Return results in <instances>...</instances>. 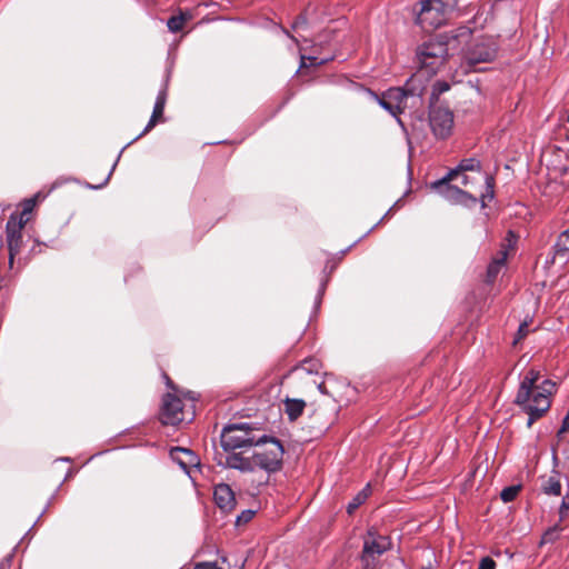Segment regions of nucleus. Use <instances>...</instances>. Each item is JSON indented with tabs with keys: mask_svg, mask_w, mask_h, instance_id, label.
<instances>
[{
	"mask_svg": "<svg viewBox=\"0 0 569 569\" xmlns=\"http://www.w3.org/2000/svg\"><path fill=\"white\" fill-rule=\"evenodd\" d=\"M170 456L186 471L198 465V457L190 449L174 447L170 450Z\"/></svg>",
	"mask_w": 569,
	"mask_h": 569,
	"instance_id": "obj_15",
	"label": "nucleus"
},
{
	"mask_svg": "<svg viewBox=\"0 0 569 569\" xmlns=\"http://www.w3.org/2000/svg\"><path fill=\"white\" fill-rule=\"evenodd\" d=\"M306 408V402L302 399L286 398L283 400V411L290 421H296Z\"/></svg>",
	"mask_w": 569,
	"mask_h": 569,
	"instance_id": "obj_17",
	"label": "nucleus"
},
{
	"mask_svg": "<svg viewBox=\"0 0 569 569\" xmlns=\"http://www.w3.org/2000/svg\"><path fill=\"white\" fill-rule=\"evenodd\" d=\"M465 33H470V29L468 28H462V32L460 34H465Z\"/></svg>",
	"mask_w": 569,
	"mask_h": 569,
	"instance_id": "obj_43",
	"label": "nucleus"
},
{
	"mask_svg": "<svg viewBox=\"0 0 569 569\" xmlns=\"http://www.w3.org/2000/svg\"><path fill=\"white\" fill-rule=\"evenodd\" d=\"M371 487L368 483L362 490H360L353 499L347 506L348 515H352L370 496Z\"/></svg>",
	"mask_w": 569,
	"mask_h": 569,
	"instance_id": "obj_20",
	"label": "nucleus"
},
{
	"mask_svg": "<svg viewBox=\"0 0 569 569\" xmlns=\"http://www.w3.org/2000/svg\"><path fill=\"white\" fill-rule=\"evenodd\" d=\"M416 22L426 31L440 27L449 11L457 6V0H423L419 2Z\"/></svg>",
	"mask_w": 569,
	"mask_h": 569,
	"instance_id": "obj_4",
	"label": "nucleus"
},
{
	"mask_svg": "<svg viewBox=\"0 0 569 569\" xmlns=\"http://www.w3.org/2000/svg\"><path fill=\"white\" fill-rule=\"evenodd\" d=\"M166 379H167V386L171 389H174V386H173V382L171 381V379L168 376H166Z\"/></svg>",
	"mask_w": 569,
	"mask_h": 569,
	"instance_id": "obj_41",
	"label": "nucleus"
},
{
	"mask_svg": "<svg viewBox=\"0 0 569 569\" xmlns=\"http://www.w3.org/2000/svg\"><path fill=\"white\" fill-rule=\"evenodd\" d=\"M569 513V495L563 497L560 508H559V517L560 521L563 520Z\"/></svg>",
	"mask_w": 569,
	"mask_h": 569,
	"instance_id": "obj_33",
	"label": "nucleus"
},
{
	"mask_svg": "<svg viewBox=\"0 0 569 569\" xmlns=\"http://www.w3.org/2000/svg\"><path fill=\"white\" fill-rule=\"evenodd\" d=\"M283 453L279 440L264 436V440L253 443L250 449L227 455L223 465L241 472L254 473L250 482L254 489H259L268 483L271 472L281 469Z\"/></svg>",
	"mask_w": 569,
	"mask_h": 569,
	"instance_id": "obj_1",
	"label": "nucleus"
},
{
	"mask_svg": "<svg viewBox=\"0 0 569 569\" xmlns=\"http://www.w3.org/2000/svg\"><path fill=\"white\" fill-rule=\"evenodd\" d=\"M6 238L9 251V267L12 268L14 258L21 252L23 243L21 224H16L13 220L7 221Z\"/></svg>",
	"mask_w": 569,
	"mask_h": 569,
	"instance_id": "obj_13",
	"label": "nucleus"
},
{
	"mask_svg": "<svg viewBox=\"0 0 569 569\" xmlns=\"http://www.w3.org/2000/svg\"><path fill=\"white\" fill-rule=\"evenodd\" d=\"M496 561L490 557H483L480 562L478 569H496Z\"/></svg>",
	"mask_w": 569,
	"mask_h": 569,
	"instance_id": "obj_35",
	"label": "nucleus"
},
{
	"mask_svg": "<svg viewBox=\"0 0 569 569\" xmlns=\"http://www.w3.org/2000/svg\"><path fill=\"white\" fill-rule=\"evenodd\" d=\"M312 382H313L315 385H317V381H316V380H312ZM318 388H319V389H322V388H323V382H319V383H318Z\"/></svg>",
	"mask_w": 569,
	"mask_h": 569,
	"instance_id": "obj_42",
	"label": "nucleus"
},
{
	"mask_svg": "<svg viewBox=\"0 0 569 569\" xmlns=\"http://www.w3.org/2000/svg\"><path fill=\"white\" fill-rule=\"evenodd\" d=\"M562 530L563 528L560 525H555L543 533L540 543L543 545L555 542L559 538V532Z\"/></svg>",
	"mask_w": 569,
	"mask_h": 569,
	"instance_id": "obj_28",
	"label": "nucleus"
},
{
	"mask_svg": "<svg viewBox=\"0 0 569 569\" xmlns=\"http://www.w3.org/2000/svg\"><path fill=\"white\" fill-rule=\"evenodd\" d=\"M254 516L252 510L242 511L237 518V525L249 522Z\"/></svg>",
	"mask_w": 569,
	"mask_h": 569,
	"instance_id": "obj_36",
	"label": "nucleus"
},
{
	"mask_svg": "<svg viewBox=\"0 0 569 569\" xmlns=\"http://www.w3.org/2000/svg\"><path fill=\"white\" fill-rule=\"evenodd\" d=\"M257 430L248 425H230L223 428L220 443L226 452H238L237 450L250 449L253 443L264 440V435L258 436Z\"/></svg>",
	"mask_w": 569,
	"mask_h": 569,
	"instance_id": "obj_3",
	"label": "nucleus"
},
{
	"mask_svg": "<svg viewBox=\"0 0 569 569\" xmlns=\"http://www.w3.org/2000/svg\"><path fill=\"white\" fill-rule=\"evenodd\" d=\"M13 220L17 223H20L21 224V230H23L24 226L28 223L29 221V216H22V211L19 213V216L17 214H11L8 219V221H11Z\"/></svg>",
	"mask_w": 569,
	"mask_h": 569,
	"instance_id": "obj_34",
	"label": "nucleus"
},
{
	"mask_svg": "<svg viewBox=\"0 0 569 569\" xmlns=\"http://www.w3.org/2000/svg\"><path fill=\"white\" fill-rule=\"evenodd\" d=\"M498 46L492 39H483L475 43L467 53V62L470 67L479 63H488L496 59Z\"/></svg>",
	"mask_w": 569,
	"mask_h": 569,
	"instance_id": "obj_11",
	"label": "nucleus"
},
{
	"mask_svg": "<svg viewBox=\"0 0 569 569\" xmlns=\"http://www.w3.org/2000/svg\"><path fill=\"white\" fill-rule=\"evenodd\" d=\"M425 93L421 74L411 77L403 88H390L379 99L380 106L392 116H398L408 107H416Z\"/></svg>",
	"mask_w": 569,
	"mask_h": 569,
	"instance_id": "obj_2",
	"label": "nucleus"
},
{
	"mask_svg": "<svg viewBox=\"0 0 569 569\" xmlns=\"http://www.w3.org/2000/svg\"><path fill=\"white\" fill-rule=\"evenodd\" d=\"M196 569H222V568H220L217 565V562L203 561V562H198L196 565Z\"/></svg>",
	"mask_w": 569,
	"mask_h": 569,
	"instance_id": "obj_38",
	"label": "nucleus"
},
{
	"mask_svg": "<svg viewBox=\"0 0 569 569\" xmlns=\"http://www.w3.org/2000/svg\"><path fill=\"white\" fill-rule=\"evenodd\" d=\"M166 102H167V92H166V90H162L159 92V94L156 99V103L153 107L151 118H150L148 124L146 126L143 132L141 133V136L149 132L153 127H156V124L158 122L163 120V111H164Z\"/></svg>",
	"mask_w": 569,
	"mask_h": 569,
	"instance_id": "obj_16",
	"label": "nucleus"
},
{
	"mask_svg": "<svg viewBox=\"0 0 569 569\" xmlns=\"http://www.w3.org/2000/svg\"><path fill=\"white\" fill-rule=\"evenodd\" d=\"M459 178L461 179V180H460V183H461L462 186H467V184H468V177H467L465 173H461V174L458 177V179H459Z\"/></svg>",
	"mask_w": 569,
	"mask_h": 569,
	"instance_id": "obj_40",
	"label": "nucleus"
},
{
	"mask_svg": "<svg viewBox=\"0 0 569 569\" xmlns=\"http://www.w3.org/2000/svg\"><path fill=\"white\" fill-rule=\"evenodd\" d=\"M37 203V196L24 200L22 204V216H30V213L33 211V208Z\"/></svg>",
	"mask_w": 569,
	"mask_h": 569,
	"instance_id": "obj_32",
	"label": "nucleus"
},
{
	"mask_svg": "<svg viewBox=\"0 0 569 569\" xmlns=\"http://www.w3.org/2000/svg\"><path fill=\"white\" fill-rule=\"evenodd\" d=\"M566 432H569V410H568V413L566 415V417L563 418L561 428L557 432V438L559 440H561L562 435Z\"/></svg>",
	"mask_w": 569,
	"mask_h": 569,
	"instance_id": "obj_37",
	"label": "nucleus"
},
{
	"mask_svg": "<svg viewBox=\"0 0 569 569\" xmlns=\"http://www.w3.org/2000/svg\"><path fill=\"white\" fill-rule=\"evenodd\" d=\"M486 192L480 194L482 207L487 206L486 200H492L495 197V179L491 176L486 177Z\"/></svg>",
	"mask_w": 569,
	"mask_h": 569,
	"instance_id": "obj_26",
	"label": "nucleus"
},
{
	"mask_svg": "<svg viewBox=\"0 0 569 569\" xmlns=\"http://www.w3.org/2000/svg\"><path fill=\"white\" fill-rule=\"evenodd\" d=\"M540 379V372L535 369H530L523 377L520 382L518 392L515 398V403L521 409L531 400V396L538 387V381Z\"/></svg>",
	"mask_w": 569,
	"mask_h": 569,
	"instance_id": "obj_12",
	"label": "nucleus"
},
{
	"mask_svg": "<svg viewBox=\"0 0 569 569\" xmlns=\"http://www.w3.org/2000/svg\"><path fill=\"white\" fill-rule=\"evenodd\" d=\"M307 24V19L303 14H300L297 17V19L295 20L293 24H292V28L295 30H297L298 28L302 27V26H306Z\"/></svg>",
	"mask_w": 569,
	"mask_h": 569,
	"instance_id": "obj_39",
	"label": "nucleus"
},
{
	"mask_svg": "<svg viewBox=\"0 0 569 569\" xmlns=\"http://www.w3.org/2000/svg\"><path fill=\"white\" fill-rule=\"evenodd\" d=\"M332 58H321V59H319L318 57H312V56L305 57V56H302L301 57V67H306V60H308L311 66H318V64H323V63H326L327 61H329Z\"/></svg>",
	"mask_w": 569,
	"mask_h": 569,
	"instance_id": "obj_30",
	"label": "nucleus"
},
{
	"mask_svg": "<svg viewBox=\"0 0 569 569\" xmlns=\"http://www.w3.org/2000/svg\"><path fill=\"white\" fill-rule=\"evenodd\" d=\"M479 169H480V162L473 158H469V159L461 160L459 166L456 169H452L451 171H456L457 178H458L461 173H466L467 171H473V170H479Z\"/></svg>",
	"mask_w": 569,
	"mask_h": 569,
	"instance_id": "obj_23",
	"label": "nucleus"
},
{
	"mask_svg": "<svg viewBox=\"0 0 569 569\" xmlns=\"http://www.w3.org/2000/svg\"><path fill=\"white\" fill-rule=\"evenodd\" d=\"M541 488L546 495H561V483L557 476H551L547 480H545Z\"/></svg>",
	"mask_w": 569,
	"mask_h": 569,
	"instance_id": "obj_21",
	"label": "nucleus"
},
{
	"mask_svg": "<svg viewBox=\"0 0 569 569\" xmlns=\"http://www.w3.org/2000/svg\"><path fill=\"white\" fill-rule=\"evenodd\" d=\"M553 251L555 254H565L569 251V228L559 234Z\"/></svg>",
	"mask_w": 569,
	"mask_h": 569,
	"instance_id": "obj_22",
	"label": "nucleus"
},
{
	"mask_svg": "<svg viewBox=\"0 0 569 569\" xmlns=\"http://www.w3.org/2000/svg\"><path fill=\"white\" fill-rule=\"evenodd\" d=\"M313 371L312 360L305 361L299 367H296L291 373L297 376L299 379L310 378Z\"/></svg>",
	"mask_w": 569,
	"mask_h": 569,
	"instance_id": "obj_25",
	"label": "nucleus"
},
{
	"mask_svg": "<svg viewBox=\"0 0 569 569\" xmlns=\"http://www.w3.org/2000/svg\"><path fill=\"white\" fill-rule=\"evenodd\" d=\"M216 505L223 511L230 512L236 506L234 493L229 485H217L213 492Z\"/></svg>",
	"mask_w": 569,
	"mask_h": 569,
	"instance_id": "obj_14",
	"label": "nucleus"
},
{
	"mask_svg": "<svg viewBox=\"0 0 569 569\" xmlns=\"http://www.w3.org/2000/svg\"><path fill=\"white\" fill-rule=\"evenodd\" d=\"M557 391V385L549 379L543 380L536 387L531 400L522 408L528 415L527 426L531 427L542 418L551 407V396Z\"/></svg>",
	"mask_w": 569,
	"mask_h": 569,
	"instance_id": "obj_6",
	"label": "nucleus"
},
{
	"mask_svg": "<svg viewBox=\"0 0 569 569\" xmlns=\"http://www.w3.org/2000/svg\"><path fill=\"white\" fill-rule=\"evenodd\" d=\"M502 266L499 264V262H495L493 260L489 263L487 268L486 273V282L487 283H493L501 270Z\"/></svg>",
	"mask_w": 569,
	"mask_h": 569,
	"instance_id": "obj_29",
	"label": "nucleus"
},
{
	"mask_svg": "<svg viewBox=\"0 0 569 569\" xmlns=\"http://www.w3.org/2000/svg\"><path fill=\"white\" fill-rule=\"evenodd\" d=\"M416 56L420 72L426 71L428 76L436 74L448 58V44L443 40L427 41L418 47Z\"/></svg>",
	"mask_w": 569,
	"mask_h": 569,
	"instance_id": "obj_5",
	"label": "nucleus"
},
{
	"mask_svg": "<svg viewBox=\"0 0 569 569\" xmlns=\"http://www.w3.org/2000/svg\"><path fill=\"white\" fill-rule=\"evenodd\" d=\"M450 89V84L446 81H436L432 86L430 96V106H437L440 94L447 92Z\"/></svg>",
	"mask_w": 569,
	"mask_h": 569,
	"instance_id": "obj_24",
	"label": "nucleus"
},
{
	"mask_svg": "<svg viewBox=\"0 0 569 569\" xmlns=\"http://www.w3.org/2000/svg\"><path fill=\"white\" fill-rule=\"evenodd\" d=\"M186 412L182 400L173 393H166L159 412V420L166 426H178L184 421Z\"/></svg>",
	"mask_w": 569,
	"mask_h": 569,
	"instance_id": "obj_9",
	"label": "nucleus"
},
{
	"mask_svg": "<svg viewBox=\"0 0 569 569\" xmlns=\"http://www.w3.org/2000/svg\"><path fill=\"white\" fill-rule=\"evenodd\" d=\"M430 128L438 139H446L450 136L453 127V113L449 108L429 106Z\"/></svg>",
	"mask_w": 569,
	"mask_h": 569,
	"instance_id": "obj_10",
	"label": "nucleus"
},
{
	"mask_svg": "<svg viewBox=\"0 0 569 569\" xmlns=\"http://www.w3.org/2000/svg\"><path fill=\"white\" fill-rule=\"evenodd\" d=\"M192 19V14L190 12H182L178 16H172L169 18L167 26L170 31L172 32H179L183 29L187 21Z\"/></svg>",
	"mask_w": 569,
	"mask_h": 569,
	"instance_id": "obj_19",
	"label": "nucleus"
},
{
	"mask_svg": "<svg viewBox=\"0 0 569 569\" xmlns=\"http://www.w3.org/2000/svg\"><path fill=\"white\" fill-rule=\"evenodd\" d=\"M521 490V486H509L502 489L500 492V498L503 502L513 501Z\"/></svg>",
	"mask_w": 569,
	"mask_h": 569,
	"instance_id": "obj_27",
	"label": "nucleus"
},
{
	"mask_svg": "<svg viewBox=\"0 0 569 569\" xmlns=\"http://www.w3.org/2000/svg\"><path fill=\"white\" fill-rule=\"evenodd\" d=\"M529 333V329H528V323L526 321H523L520 326H519V329L517 331V335H516V338L513 340V345H517L518 342H520L522 339H525Z\"/></svg>",
	"mask_w": 569,
	"mask_h": 569,
	"instance_id": "obj_31",
	"label": "nucleus"
},
{
	"mask_svg": "<svg viewBox=\"0 0 569 569\" xmlns=\"http://www.w3.org/2000/svg\"><path fill=\"white\" fill-rule=\"evenodd\" d=\"M390 548L391 540L389 537L377 535L372 530H369L365 538L361 552L363 569H377L378 558Z\"/></svg>",
	"mask_w": 569,
	"mask_h": 569,
	"instance_id": "obj_8",
	"label": "nucleus"
},
{
	"mask_svg": "<svg viewBox=\"0 0 569 569\" xmlns=\"http://www.w3.org/2000/svg\"><path fill=\"white\" fill-rule=\"evenodd\" d=\"M457 180V172L449 171L442 179L431 183V189L441 194L446 200L456 204L467 207L475 206L478 202L476 196L461 190L458 186L452 184Z\"/></svg>",
	"mask_w": 569,
	"mask_h": 569,
	"instance_id": "obj_7",
	"label": "nucleus"
},
{
	"mask_svg": "<svg viewBox=\"0 0 569 569\" xmlns=\"http://www.w3.org/2000/svg\"><path fill=\"white\" fill-rule=\"evenodd\" d=\"M516 242L517 236L512 231H509L505 242L501 246V250L492 260L495 262H499V264L503 267L508 258V251L515 249Z\"/></svg>",
	"mask_w": 569,
	"mask_h": 569,
	"instance_id": "obj_18",
	"label": "nucleus"
}]
</instances>
